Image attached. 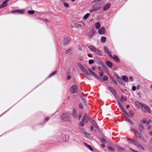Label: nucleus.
Segmentation results:
<instances>
[{"mask_svg":"<svg viewBox=\"0 0 152 152\" xmlns=\"http://www.w3.org/2000/svg\"><path fill=\"white\" fill-rule=\"evenodd\" d=\"M104 51L107 53L111 58L113 59L114 61L117 62H120V60L119 58L116 55H114L113 56L111 55V52L108 49L106 46H104Z\"/></svg>","mask_w":152,"mask_h":152,"instance_id":"1","label":"nucleus"},{"mask_svg":"<svg viewBox=\"0 0 152 152\" xmlns=\"http://www.w3.org/2000/svg\"><path fill=\"white\" fill-rule=\"evenodd\" d=\"M132 131L134 135L138 139L140 140L143 142H146V140L144 138L143 135L141 133H140L134 128L132 129Z\"/></svg>","mask_w":152,"mask_h":152,"instance_id":"2","label":"nucleus"},{"mask_svg":"<svg viewBox=\"0 0 152 152\" xmlns=\"http://www.w3.org/2000/svg\"><path fill=\"white\" fill-rule=\"evenodd\" d=\"M70 114L69 113H65L62 114L61 117V119L67 123H69Z\"/></svg>","mask_w":152,"mask_h":152,"instance_id":"3","label":"nucleus"},{"mask_svg":"<svg viewBox=\"0 0 152 152\" xmlns=\"http://www.w3.org/2000/svg\"><path fill=\"white\" fill-rule=\"evenodd\" d=\"M90 50L92 52H95L98 55L102 56V54L101 53L100 51L93 45H90L88 47Z\"/></svg>","mask_w":152,"mask_h":152,"instance_id":"4","label":"nucleus"},{"mask_svg":"<svg viewBox=\"0 0 152 152\" xmlns=\"http://www.w3.org/2000/svg\"><path fill=\"white\" fill-rule=\"evenodd\" d=\"M101 3H99L97 4L94 5L92 7V9L90 10L89 11L91 12H93L94 11L99 10L101 7Z\"/></svg>","mask_w":152,"mask_h":152,"instance_id":"5","label":"nucleus"},{"mask_svg":"<svg viewBox=\"0 0 152 152\" xmlns=\"http://www.w3.org/2000/svg\"><path fill=\"white\" fill-rule=\"evenodd\" d=\"M77 65L79 68L84 73L87 75H90L89 70H88H88L86 69L80 63H78Z\"/></svg>","mask_w":152,"mask_h":152,"instance_id":"6","label":"nucleus"},{"mask_svg":"<svg viewBox=\"0 0 152 152\" xmlns=\"http://www.w3.org/2000/svg\"><path fill=\"white\" fill-rule=\"evenodd\" d=\"M142 111L145 113L148 112L149 113H151V110L150 109L149 107L146 105L144 104L141 107Z\"/></svg>","mask_w":152,"mask_h":152,"instance_id":"7","label":"nucleus"},{"mask_svg":"<svg viewBox=\"0 0 152 152\" xmlns=\"http://www.w3.org/2000/svg\"><path fill=\"white\" fill-rule=\"evenodd\" d=\"M81 114H80L79 116H78L77 114V112L76 110L75 109H73L72 115L74 118L75 119H78V120H79L81 117Z\"/></svg>","mask_w":152,"mask_h":152,"instance_id":"8","label":"nucleus"},{"mask_svg":"<svg viewBox=\"0 0 152 152\" xmlns=\"http://www.w3.org/2000/svg\"><path fill=\"white\" fill-rule=\"evenodd\" d=\"M133 144L137 147L140 148L143 150H145V149L143 146L137 141L136 140H134Z\"/></svg>","mask_w":152,"mask_h":152,"instance_id":"9","label":"nucleus"},{"mask_svg":"<svg viewBox=\"0 0 152 152\" xmlns=\"http://www.w3.org/2000/svg\"><path fill=\"white\" fill-rule=\"evenodd\" d=\"M70 42V41L69 39L67 37H65L63 41V45H66L69 44Z\"/></svg>","mask_w":152,"mask_h":152,"instance_id":"10","label":"nucleus"},{"mask_svg":"<svg viewBox=\"0 0 152 152\" xmlns=\"http://www.w3.org/2000/svg\"><path fill=\"white\" fill-rule=\"evenodd\" d=\"M98 33L99 34H104L105 33V29L104 27H101L99 28L98 31Z\"/></svg>","mask_w":152,"mask_h":152,"instance_id":"11","label":"nucleus"},{"mask_svg":"<svg viewBox=\"0 0 152 152\" xmlns=\"http://www.w3.org/2000/svg\"><path fill=\"white\" fill-rule=\"evenodd\" d=\"M71 92L73 94L74 93L76 92L77 91V88L76 85H73L70 89Z\"/></svg>","mask_w":152,"mask_h":152,"instance_id":"12","label":"nucleus"},{"mask_svg":"<svg viewBox=\"0 0 152 152\" xmlns=\"http://www.w3.org/2000/svg\"><path fill=\"white\" fill-rule=\"evenodd\" d=\"M108 88L109 90L112 93V94L115 96L116 92V91L114 90L113 88L111 87H108Z\"/></svg>","mask_w":152,"mask_h":152,"instance_id":"13","label":"nucleus"},{"mask_svg":"<svg viewBox=\"0 0 152 152\" xmlns=\"http://www.w3.org/2000/svg\"><path fill=\"white\" fill-rule=\"evenodd\" d=\"M10 0H7L4 1L2 4L0 5V8H2L6 7L7 5V3Z\"/></svg>","mask_w":152,"mask_h":152,"instance_id":"14","label":"nucleus"},{"mask_svg":"<svg viewBox=\"0 0 152 152\" xmlns=\"http://www.w3.org/2000/svg\"><path fill=\"white\" fill-rule=\"evenodd\" d=\"M134 115L133 112L132 110H130L129 113V114H128V115H125V117L128 116L130 118H132Z\"/></svg>","mask_w":152,"mask_h":152,"instance_id":"15","label":"nucleus"},{"mask_svg":"<svg viewBox=\"0 0 152 152\" xmlns=\"http://www.w3.org/2000/svg\"><path fill=\"white\" fill-rule=\"evenodd\" d=\"M88 70H89V72H90V75H93L94 77L95 78H98V76H97L96 74L94 73V72H93L90 69H88Z\"/></svg>","mask_w":152,"mask_h":152,"instance_id":"16","label":"nucleus"},{"mask_svg":"<svg viewBox=\"0 0 152 152\" xmlns=\"http://www.w3.org/2000/svg\"><path fill=\"white\" fill-rule=\"evenodd\" d=\"M110 6V3H108L106 4L103 8L104 10L105 11L107 10Z\"/></svg>","mask_w":152,"mask_h":152,"instance_id":"17","label":"nucleus"},{"mask_svg":"<svg viewBox=\"0 0 152 152\" xmlns=\"http://www.w3.org/2000/svg\"><path fill=\"white\" fill-rule=\"evenodd\" d=\"M105 63L107 66L110 68L112 67V64L111 62L109 61H106Z\"/></svg>","mask_w":152,"mask_h":152,"instance_id":"18","label":"nucleus"},{"mask_svg":"<svg viewBox=\"0 0 152 152\" xmlns=\"http://www.w3.org/2000/svg\"><path fill=\"white\" fill-rule=\"evenodd\" d=\"M89 120V118L86 116V114H85L83 119V121H84L85 123H87Z\"/></svg>","mask_w":152,"mask_h":152,"instance_id":"19","label":"nucleus"},{"mask_svg":"<svg viewBox=\"0 0 152 152\" xmlns=\"http://www.w3.org/2000/svg\"><path fill=\"white\" fill-rule=\"evenodd\" d=\"M144 129V126L141 124H140L138 125V129L140 132L142 131Z\"/></svg>","mask_w":152,"mask_h":152,"instance_id":"20","label":"nucleus"},{"mask_svg":"<svg viewBox=\"0 0 152 152\" xmlns=\"http://www.w3.org/2000/svg\"><path fill=\"white\" fill-rule=\"evenodd\" d=\"M95 59L97 61V62L98 64L100 65H102V62L100 59L98 57H96L95 58Z\"/></svg>","mask_w":152,"mask_h":152,"instance_id":"21","label":"nucleus"},{"mask_svg":"<svg viewBox=\"0 0 152 152\" xmlns=\"http://www.w3.org/2000/svg\"><path fill=\"white\" fill-rule=\"evenodd\" d=\"M135 104L138 107H142L143 104H142V103L140 102H139L138 101L136 102Z\"/></svg>","mask_w":152,"mask_h":152,"instance_id":"22","label":"nucleus"},{"mask_svg":"<svg viewBox=\"0 0 152 152\" xmlns=\"http://www.w3.org/2000/svg\"><path fill=\"white\" fill-rule=\"evenodd\" d=\"M125 121L129 123L131 125H133L134 124L133 122L131 119L128 118L127 116H126Z\"/></svg>","mask_w":152,"mask_h":152,"instance_id":"23","label":"nucleus"},{"mask_svg":"<svg viewBox=\"0 0 152 152\" xmlns=\"http://www.w3.org/2000/svg\"><path fill=\"white\" fill-rule=\"evenodd\" d=\"M91 122L92 124H93L95 127L97 129L99 127L97 124L94 120H91Z\"/></svg>","mask_w":152,"mask_h":152,"instance_id":"24","label":"nucleus"},{"mask_svg":"<svg viewBox=\"0 0 152 152\" xmlns=\"http://www.w3.org/2000/svg\"><path fill=\"white\" fill-rule=\"evenodd\" d=\"M122 80L125 82H127L129 80L128 78L125 75H123L122 77Z\"/></svg>","mask_w":152,"mask_h":152,"instance_id":"25","label":"nucleus"},{"mask_svg":"<svg viewBox=\"0 0 152 152\" xmlns=\"http://www.w3.org/2000/svg\"><path fill=\"white\" fill-rule=\"evenodd\" d=\"M95 28L96 29H99L100 28L101 26V25L99 22H97L95 24Z\"/></svg>","mask_w":152,"mask_h":152,"instance_id":"26","label":"nucleus"},{"mask_svg":"<svg viewBox=\"0 0 152 152\" xmlns=\"http://www.w3.org/2000/svg\"><path fill=\"white\" fill-rule=\"evenodd\" d=\"M84 145L86 146L91 151H92L93 149L92 147L89 145H88L87 143H84Z\"/></svg>","mask_w":152,"mask_h":152,"instance_id":"27","label":"nucleus"},{"mask_svg":"<svg viewBox=\"0 0 152 152\" xmlns=\"http://www.w3.org/2000/svg\"><path fill=\"white\" fill-rule=\"evenodd\" d=\"M90 15V14L89 13H88L84 15V16L83 18V19L84 20H86L88 18V17H89Z\"/></svg>","mask_w":152,"mask_h":152,"instance_id":"28","label":"nucleus"},{"mask_svg":"<svg viewBox=\"0 0 152 152\" xmlns=\"http://www.w3.org/2000/svg\"><path fill=\"white\" fill-rule=\"evenodd\" d=\"M119 107L120 108L122 111L125 115H128V113L124 109V108L122 106H121Z\"/></svg>","mask_w":152,"mask_h":152,"instance_id":"29","label":"nucleus"},{"mask_svg":"<svg viewBox=\"0 0 152 152\" xmlns=\"http://www.w3.org/2000/svg\"><path fill=\"white\" fill-rule=\"evenodd\" d=\"M119 107L120 108L122 111L125 115H128V113L124 109V108L122 106H121Z\"/></svg>","mask_w":152,"mask_h":152,"instance_id":"30","label":"nucleus"},{"mask_svg":"<svg viewBox=\"0 0 152 152\" xmlns=\"http://www.w3.org/2000/svg\"><path fill=\"white\" fill-rule=\"evenodd\" d=\"M106 38L105 37H102L101 38V41L102 43H105L106 41Z\"/></svg>","mask_w":152,"mask_h":152,"instance_id":"31","label":"nucleus"},{"mask_svg":"<svg viewBox=\"0 0 152 152\" xmlns=\"http://www.w3.org/2000/svg\"><path fill=\"white\" fill-rule=\"evenodd\" d=\"M24 10H17V13L20 14H23V13Z\"/></svg>","mask_w":152,"mask_h":152,"instance_id":"32","label":"nucleus"},{"mask_svg":"<svg viewBox=\"0 0 152 152\" xmlns=\"http://www.w3.org/2000/svg\"><path fill=\"white\" fill-rule=\"evenodd\" d=\"M118 151H122L124 150V148L121 147L117 146Z\"/></svg>","mask_w":152,"mask_h":152,"instance_id":"33","label":"nucleus"},{"mask_svg":"<svg viewBox=\"0 0 152 152\" xmlns=\"http://www.w3.org/2000/svg\"><path fill=\"white\" fill-rule=\"evenodd\" d=\"M147 122V120L146 118H143L140 121V122L143 124L146 123Z\"/></svg>","mask_w":152,"mask_h":152,"instance_id":"34","label":"nucleus"},{"mask_svg":"<svg viewBox=\"0 0 152 152\" xmlns=\"http://www.w3.org/2000/svg\"><path fill=\"white\" fill-rule=\"evenodd\" d=\"M75 27L77 28H79L82 27L81 26L80 24V23H75Z\"/></svg>","mask_w":152,"mask_h":152,"instance_id":"35","label":"nucleus"},{"mask_svg":"<svg viewBox=\"0 0 152 152\" xmlns=\"http://www.w3.org/2000/svg\"><path fill=\"white\" fill-rule=\"evenodd\" d=\"M63 4L64 6L65 7L68 8V7H69V4L68 3H66V2H63Z\"/></svg>","mask_w":152,"mask_h":152,"instance_id":"36","label":"nucleus"},{"mask_svg":"<svg viewBox=\"0 0 152 152\" xmlns=\"http://www.w3.org/2000/svg\"><path fill=\"white\" fill-rule=\"evenodd\" d=\"M79 23H80L81 26L82 27L85 26V23L83 21H81L80 22H79Z\"/></svg>","mask_w":152,"mask_h":152,"instance_id":"37","label":"nucleus"},{"mask_svg":"<svg viewBox=\"0 0 152 152\" xmlns=\"http://www.w3.org/2000/svg\"><path fill=\"white\" fill-rule=\"evenodd\" d=\"M128 140L131 143H132L134 144V140H135L134 139H130L129 138H127Z\"/></svg>","mask_w":152,"mask_h":152,"instance_id":"38","label":"nucleus"},{"mask_svg":"<svg viewBox=\"0 0 152 152\" xmlns=\"http://www.w3.org/2000/svg\"><path fill=\"white\" fill-rule=\"evenodd\" d=\"M72 50V48H69L65 52V53L66 54H67L68 53H69L70 52H71Z\"/></svg>","mask_w":152,"mask_h":152,"instance_id":"39","label":"nucleus"},{"mask_svg":"<svg viewBox=\"0 0 152 152\" xmlns=\"http://www.w3.org/2000/svg\"><path fill=\"white\" fill-rule=\"evenodd\" d=\"M56 71H54L51 74L48 76V77H51L53 76V75H55L56 73Z\"/></svg>","mask_w":152,"mask_h":152,"instance_id":"40","label":"nucleus"},{"mask_svg":"<svg viewBox=\"0 0 152 152\" xmlns=\"http://www.w3.org/2000/svg\"><path fill=\"white\" fill-rule=\"evenodd\" d=\"M28 12L30 14L32 15L34 14V12L33 10H29L28 11Z\"/></svg>","mask_w":152,"mask_h":152,"instance_id":"41","label":"nucleus"},{"mask_svg":"<svg viewBox=\"0 0 152 152\" xmlns=\"http://www.w3.org/2000/svg\"><path fill=\"white\" fill-rule=\"evenodd\" d=\"M85 123L84 122V121H83L82 120V121H81L79 123V126H84V123Z\"/></svg>","mask_w":152,"mask_h":152,"instance_id":"42","label":"nucleus"},{"mask_svg":"<svg viewBox=\"0 0 152 152\" xmlns=\"http://www.w3.org/2000/svg\"><path fill=\"white\" fill-rule=\"evenodd\" d=\"M110 78H111V79H112V81L115 84H117V83L116 82V80L113 78L112 77H111L110 76Z\"/></svg>","mask_w":152,"mask_h":152,"instance_id":"43","label":"nucleus"},{"mask_svg":"<svg viewBox=\"0 0 152 152\" xmlns=\"http://www.w3.org/2000/svg\"><path fill=\"white\" fill-rule=\"evenodd\" d=\"M118 81L119 82V83L121 85H124V83L122 81V80L121 79H120V80H118Z\"/></svg>","mask_w":152,"mask_h":152,"instance_id":"44","label":"nucleus"},{"mask_svg":"<svg viewBox=\"0 0 152 152\" xmlns=\"http://www.w3.org/2000/svg\"><path fill=\"white\" fill-rule=\"evenodd\" d=\"M102 65V66H98V70L100 71H102V69L104 67V66Z\"/></svg>","mask_w":152,"mask_h":152,"instance_id":"45","label":"nucleus"},{"mask_svg":"<svg viewBox=\"0 0 152 152\" xmlns=\"http://www.w3.org/2000/svg\"><path fill=\"white\" fill-rule=\"evenodd\" d=\"M108 148L109 150L110 151H113L114 150V148L111 147V146H108Z\"/></svg>","mask_w":152,"mask_h":152,"instance_id":"46","label":"nucleus"},{"mask_svg":"<svg viewBox=\"0 0 152 152\" xmlns=\"http://www.w3.org/2000/svg\"><path fill=\"white\" fill-rule=\"evenodd\" d=\"M82 99L84 104L86 106H87V102L86 100L83 97H82Z\"/></svg>","mask_w":152,"mask_h":152,"instance_id":"47","label":"nucleus"},{"mask_svg":"<svg viewBox=\"0 0 152 152\" xmlns=\"http://www.w3.org/2000/svg\"><path fill=\"white\" fill-rule=\"evenodd\" d=\"M88 62L90 64H92L94 63V61L92 60H90Z\"/></svg>","mask_w":152,"mask_h":152,"instance_id":"48","label":"nucleus"},{"mask_svg":"<svg viewBox=\"0 0 152 152\" xmlns=\"http://www.w3.org/2000/svg\"><path fill=\"white\" fill-rule=\"evenodd\" d=\"M75 23H73L71 22L69 23V25L72 27H73L75 25Z\"/></svg>","mask_w":152,"mask_h":152,"instance_id":"49","label":"nucleus"},{"mask_svg":"<svg viewBox=\"0 0 152 152\" xmlns=\"http://www.w3.org/2000/svg\"><path fill=\"white\" fill-rule=\"evenodd\" d=\"M11 12L14 14H16L17 13V10L12 11Z\"/></svg>","mask_w":152,"mask_h":152,"instance_id":"50","label":"nucleus"},{"mask_svg":"<svg viewBox=\"0 0 152 152\" xmlns=\"http://www.w3.org/2000/svg\"><path fill=\"white\" fill-rule=\"evenodd\" d=\"M129 80L130 81L132 82L134 80L133 78L132 77L130 76L129 77Z\"/></svg>","mask_w":152,"mask_h":152,"instance_id":"51","label":"nucleus"},{"mask_svg":"<svg viewBox=\"0 0 152 152\" xmlns=\"http://www.w3.org/2000/svg\"><path fill=\"white\" fill-rule=\"evenodd\" d=\"M103 79L104 80H107L108 79V77L107 76H104Z\"/></svg>","mask_w":152,"mask_h":152,"instance_id":"52","label":"nucleus"},{"mask_svg":"<svg viewBox=\"0 0 152 152\" xmlns=\"http://www.w3.org/2000/svg\"><path fill=\"white\" fill-rule=\"evenodd\" d=\"M50 119L49 117H46L45 118V121H48Z\"/></svg>","mask_w":152,"mask_h":152,"instance_id":"53","label":"nucleus"},{"mask_svg":"<svg viewBox=\"0 0 152 152\" xmlns=\"http://www.w3.org/2000/svg\"><path fill=\"white\" fill-rule=\"evenodd\" d=\"M136 88L135 86H133L132 88V90L133 91H134L136 90Z\"/></svg>","mask_w":152,"mask_h":152,"instance_id":"54","label":"nucleus"},{"mask_svg":"<svg viewBox=\"0 0 152 152\" xmlns=\"http://www.w3.org/2000/svg\"><path fill=\"white\" fill-rule=\"evenodd\" d=\"M124 101V96H121V102H123Z\"/></svg>","mask_w":152,"mask_h":152,"instance_id":"55","label":"nucleus"},{"mask_svg":"<svg viewBox=\"0 0 152 152\" xmlns=\"http://www.w3.org/2000/svg\"><path fill=\"white\" fill-rule=\"evenodd\" d=\"M98 78H96V79H97V80H100V81H102L103 80L102 79V78L101 77H99L98 76Z\"/></svg>","mask_w":152,"mask_h":152,"instance_id":"56","label":"nucleus"},{"mask_svg":"<svg viewBox=\"0 0 152 152\" xmlns=\"http://www.w3.org/2000/svg\"><path fill=\"white\" fill-rule=\"evenodd\" d=\"M99 75L100 76L102 77L103 76V73L102 72H101L99 73Z\"/></svg>","mask_w":152,"mask_h":152,"instance_id":"57","label":"nucleus"},{"mask_svg":"<svg viewBox=\"0 0 152 152\" xmlns=\"http://www.w3.org/2000/svg\"><path fill=\"white\" fill-rule=\"evenodd\" d=\"M101 141L103 142V143H105L106 142V140L105 139H102V140H101Z\"/></svg>","mask_w":152,"mask_h":152,"instance_id":"58","label":"nucleus"},{"mask_svg":"<svg viewBox=\"0 0 152 152\" xmlns=\"http://www.w3.org/2000/svg\"><path fill=\"white\" fill-rule=\"evenodd\" d=\"M116 77L117 78L118 80L121 79V78L117 74L116 75Z\"/></svg>","mask_w":152,"mask_h":152,"instance_id":"59","label":"nucleus"},{"mask_svg":"<svg viewBox=\"0 0 152 152\" xmlns=\"http://www.w3.org/2000/svg\"><path fill=\"white\" fill-rule=\"evenodd\" d=\"M117 104H118V106L119 107H120V106H121V104L120 103V102H119V101H118V102H117Z\"/></svg>","mask_w":152,"mask_h":152,"instance_id":"60","label":"nucleus"},{"mask_svg":"<svg viewBox=\"0 0 152 152\" xmlns=\"http://www.w3.org/2000/svg\"><path fill=\"white\" fill-rule=\"evenodd\" d=\"M79 107L80 108L82 109L83 108V105L82 104H79Z\"/></svg>","mask_w":152,"mask_h":152,"instance_id":"61","label":"nucleus"},{"mask_svg":"<svg viewBox=\"0 0 152 152\" xmlns=\"http://www.w3.org/2000/svg\"><path fill=\"white\" fill-rule=\"evenodd\" d=\"M129 149L131 150L132 151H133V152H136L137 151L134 150V149H132V148H129Z\"/></svg>","mask_w":152,"mask_h":152,"instance_id":"62","label":"nucleus"},{"mask_svg":"<svg viewBox=\"0 0 152 152\" xmlns=\"http://www.w3.org/2000/svg\"><path fill=\"white\" fill-rule=\"evenodd\" d=\"M71 77V76H68L67 78V80H70Z\"/></svg>","mask_w":152,"mask_h":152,"instance_id":"63","label":"nucleus"},{"mask_svg":"<svg viewBox=\"0 0 152 152\" xmlns=\"http://www.w3.org/2000/svg\"><path fill=\"white\" fill-rule=\"evenodd\" d=\"M83 59V58L82 57H80L78 58V59L79 61H82Z\"/></svg>","mask_w":152,"mask_h":152,"instance_id":"64","label":"nucleus"}]
</instances>
